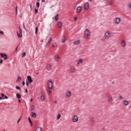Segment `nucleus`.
I'll use <instances>...</instances> for the list:
<instances>
[{"mask_svg":"<svg viewBox=\"0 0 131 131\" xmlns=\"http://www.w3.org/2000/svg\"><path fill=\"white\" fill-rule=\"evenodd\" d=\"M84 36L86 39H90L91 38V32L89 29H85L84 33Z\"/></svg>","mask_w":131,"mask_h":131,"instance_id":"1","label":"nucleus"},{"mask_svg":"<svg viewBox=\"0 0 131 131\" xmlns=\"http://www.w3.org/2000/svg\"><path fill=\"white\" fill-rule=\"evenodd\" d=\"M112 33L110 31H107L104 34V39H109L111 37Z\"/></svg>","mask_w":131,"mask_h":131,"instance_id":"2","label":"nucleus"},{"mask_svg":"<svg viewBox=\"0 0 131 131\" xmlns=\"http://www.w3.org/2000/svg\"><path fill=\"white\" fill-rule=\"evenodd\" d=\"M49 90H53L54 83L52 81L49 80L48 83Z\"/></svg>","mask_w":131,"mask_h":131,"instance_id":"3","label":"nucleus"},{"mask_svg":"<svg viewBox=\"0 0 131 131\" xmlns=\"http://www.w3.org/2000/svg\"><path fill=\"white\" fill-rule=\"evenodd\" d=\"M72 95V93L71 92V91L68 90L66 93V98H70Z\"/></svg>","mask_w":131,"mask_h":131,"instance_id":"4","label":"nucleus"},{"mask_svg":"<svg viewBox=\"0 0 131 131\" xmlns=\"http://www.w3.org/2000/svg\"><path fill=\"white\" fill-rule=\"evenodd\" d=\"M70 72L71 73H75L76 72V68L74 66H71L70 68Z\"/></svg>","mask_w":131,"mask_h":131,"instance_id":"5","label":"nucleus"},{"mask_svg":"<svg viewBox=\"0 0 131 131\" xmlns=\"http://www.w3.org/2000/svg\"><path fill=\"white\" fill-rule=\"evenodd\" d=\"M107 101L108 103H111L113 102V97H112V95H108Z\"/></svg>","mask_w":131,"mask_h":131,"instance_id":"6","label":"nucleus"},{"mask_svg":"<svg viewBox=\"0 0 131 131\" xmlns=\"http://www.w3.org/2000/svg\"><path fill=\"white\" fill-rule=\"evenodd\" d=\"M54 58L56 62H59L60 61V56L58 54L55 55Z\"/></svg>","mask_w":131,"mask_h":131,"instance_id":"7","label":"nucleus"},{"mask_svg":"<svg viewBox=\"0 0 131 131\" xmlns=\"http://www.w3.org/2000/svg\"><path fill=\"white\" fill-rule=\"evenodd\" d=\"M90 8V4L89 3L86 2L84 4V9L85 10H89Z\"/></svg>","mask_w":131,"mask_h":131,"instance_id":"8","label":"nucleus"},{"mask_svg":"<svg viewBox=\"0 0 131 131\" xmlns=\"http://www.w3.org/2000/svg\"><path fill=\"white\" fill-rule=\"evenodd\" d=\"M77 13H80L82 11V7L80 6H79L77 7L76 9Z\"/></svg>","mask_w":131,"mask_h":131,"instance_id":"9","label":"nucleus"},{"mask_svg":"<svg viewBox=\"0 0 131 131\" xmlns=\"http://www.w3.org/2000/svg\"><path fill=\"white\" fill-rule=\"evenodd\" d=\"M72 120L73 122H77V121H78V117H77V116H74Z\"/></svg>","mask_w":131,"mask_h":131,"instance_id":"10","label":"nucleus"},{"mask_svg":"<svg viewBox=\"0 0 131 131\" xmlns=\"http://www.w3.org/2000/svg\"><path fill=\"white\" fill-rule=\"evenodd\" d=\"M27 79L29 83H31V82H33V80H32V78H31V76H28L27 77Z\"/></svg>","mask_w":131,"mask_h":131,"instance_id":"11","label":"nucleus"},{"mask_svg":"<svg viewBox=\"0 0 131 131\" xmlns=\"http://www.w3.org/2000/svg\"><path fill=\"white\" fill-rule=\"evenodd\" d=\"M121 45L123 48H124L126 46V42H125V40H122Z\"/></svg>","mask_w":131,"mask_h":131,"instance_id":"12","label":"nucleus"},{"mask_svg":"<svg viewBox=\"0 0 131 131\" xmlns=\"http://www.w3.org/2000/svg\"><path fill=\"white\" fill-rule=\"evenodd\" d=\"M52 40V37H50L49 39L48 40V41L46 42V46H50L51 45V42Z\"/></svg>","mask_w":131,"mask_h":131,"instance_id":"13","label":"nucleus"},{"mask_svg":"<svg viewBox=\"0 0 131 131\" xmlns=\"http://www.w3.org/2000/svg\"><path fill=\"white\" fill-rule=\"evenodd\" d=\"M83 62V60H82V59L80 58L77 61V65H80V64H82V62Z\"/></svg>","mask_w":131,"mask_h":131,"instance_id":"14","label":"nucleus"},{"mask_svg":"<svg viewBox=\"0 0 131 131\" xmlns=\"http://www.w3.org/2000/svg\"><path fill=\"white\" fill-rule=\"evenodd\" d=\"M46 68L47 70L50 71V70L52 69V66L51 65V64H48L47 65Z\"/></svg>","mask_w":131,"mask_h":131,"instance_id":"15","label":"nucleus"},{"mask_svg":"<svg viewBox=\"0 0 131 131\" xmlns=\"http://www.w3.org/2000/svg\"><path fill=\"white\" fill-rule=\"evenodd\" d=\"M120 21H121V19H120V17H117L116 18V24H119V23H120Z\"/></svg>","mask_w":131,"mask_h":131,"instance_id":"16","label":"nucleus"},{"mask_svg":"<svg viewBox=\"0 0 131 131\" xmlns=\"http://www.w3.org/2000/svg\"><path fill=\"white\" fill-rule=\"evenodd\" d=\"M123 104L124 105V106H127L128 104H129V102L127 100H123Z\"/></svg>","mask_w":131,"mask_h":131,"instance_id":"17","label":"nucleus"},{"mask_svg":"<svg viewBox=\"0 0 131 131\" xmlns=\"http://www.w3.org/2000/svg\"><path fill=\"white\" fill-rule=\"evenodd\" d=\"M40 99L42 101H45V96H43V94H42V93H40Z\"/></svg>","mask_w":131,"mask_h":131,"instance_id":"18","label":"nucleus"},{"mask_svg":"<svg viewBox=\"0 0 131 131\" xmlns=\"http://www.w3.org/2000/svg\"><path fill=\"white\" fill-rule=\"evenodd\" d=\"M35 131H42V128H41V127L38 126Z\"/></svg>","mask_w":131,"mask_h":131,"instance_id":"19","label":"nucleus"},{"mask_svg":"<svg viewBox=\"0 0 131 131\" xmlns=\"http://www.w3.org/2000/svg\"><path fill=\"white\" fill-rule=\"evenodd\" d=\"M80 43V40H77L73 42L74 45H79Z\"/></svg>","mask_w":131,"mask_h":131,"instance_id":"20","label":"nucleus"},{"mask_svg":"<svg viewBox=\"0 0 131 131\" xmlns=\"http://www.w3.org/2000/svg\"><path fill=\"white\" fill-rule=\"evenodd\" d=\"M57 26L59 28H61L62 27V22L59 21L57 24Z\"/></svg>","mask_w":131,"mask_h":131,"instance_id":"21","label":"nucleus"},{"mask_svg":"<svg viewBox=\"0 0 131 131\" xmlns=\"http://www.w3.org/2000/svg\"><path fill=\"white\" fill-rule=\"evenodd\" d=\"M65 41H66V38H65V36H63L61 39V42H62V43H64Z\"/></svg>","mask_w":131,"mask_h":131,"instance_id":"22","label":"nucleus"},{"mask_svg":"<svg viewBox=\"0 0 131 131\" xmlns=\"http://www.w3.org/2000/svg\"><path fill=\"white\" fill-rule=\"evenodd\" d=\"M0 56L2 57V58H4V57H8V55H7L5 53H0Z\"/></svg>","mask_w":131,"mask_h":131,"instance_id":"23","label":"nucleus"},{"mask_svg":"<svg viewBox=\"0 0 131 131\" xmlns=\"http://www.w3.org/2000/svg\"><path fill=\"white\" fill-rule=\"evenodd\" d=\"M31 115L32 117H36V114H35L34 112H32Z\"/></svg>","mask_w":131,"mask_h":131,"instance_id":"24","label":"nucleus"},{"mask_svg":"<svg viewBox=\"0 0 131 131\" xmlns=\"http://www.w3.org/2000/svg\"><path fill=\"white\" fill-rule=\"evenodd\" d=\"M31 111H35V107L34 106V105H32L31 106Z\"/></svg>","mask_w":131,"mask_h":131,"instance_id":"25","label":"nucleus"},{"mask_svg":"<svg viewBox=\"0 0 131 131\" xmlns=\"http://www.w3.org/2000/svg\"><path fill=\"white\" fill-rule=\"evenodd\" d=\"M60 118H61V114H58L57 115L56 119H57V120H59V119H60Z\"/></svg>","mask_w":131,"mask_h":131,"instance_id":"26","label":"nucleus"},{"mask_svg":"<svg viewBox=\"0 0 131 131\" xmlns=\"http://www.w3.org/2000/svg\"><path fill=\"white\" fill-rule=\"evenodd\" d=\"M108 5H112V0H106Z\"/></svg>","mask_w":131,"mask_h":131,"instance_id":"27","label":"nucleus"},{"mask_svg":"<svg viewBox=\"0 0 131 131\" xmlns=\"http://www.w3.org/2000/svg\"><path fill=\"white\" fill-rule=\"evenodd\" d=\"M16 99H21V95H20V94H16Z\"/></svg>","mask_w":131,"mask_h":131,"instance_id":"28","label":"nucleus"},{"mask_svg":"<svg viewBox=\"0 0 131 131\" xmlns=\"http://www.w3.org/2000/svg\"><path fill=\"white\" fill-rule=\"evenodd\" d=\"M59 18V14H57L55 17V21H58V19Z\"/></svg>","mask_w":131,"mask_h":131,"instance_id":"29","label":"nucleus"},{"mask_svg":"<svg viewBox=\"0 0 131 131\" xmlns=\"http://www.w3.org/2000/svg\"><path fill=\"white\" fill-rule=\"evenodd\" d=\"M57 43H53L52 45V47L53 48H57Z\"/></svg>","mask_w":131,"mask_h":131,"instance_id":"30","label":"nucleus"},{"mask_svg":"<svg viewBox=\"0 0 131 131\" xmlns=\"http://www.w3.org/2000/svg\"><path fill=\"white\" fill-rule=\"evenodd\" d=\"M22 57L23 58H24V57H25L26 56V52H24L22 54Z\"/></svg>","mask_w":131,"mask_h":131,"instance_id":"31","label":"nucleus"},{"mask_svg":"<svg viewBox=\"0 0 131 131\" xmlns=\"http://www.w3.org/2000/svg\"><path fill=\"white\" fill-rule=\"evenodd\" d=\"M20 81H21V77L19 76L17 78V82H20Z\"/></svg>","mask_w":131,"mask_h":131,"instance_id":"32","label":"nucleus"},{"mask_svg":"<svg viewBox=\"0 0 131 131\" xmlns=\"http://www.w3.org/2000/svg\"><path fill=\"white\" fill-rule=\"evenodd\" d=\"M28 119L30 123L31 124V125H32V121H31V119H30V117H29Z\"/></svg>","mask_w":131,"mask_h":131,"instance_id":"33","label":"nucleus"},{"mask_svg":"<svg viewBox=\"0 0 131 131\" xmlns=\"http://www.w3.org/2000/svg\"><path fill=\"white\" fill-rule=\"evenodd\" d=\"M17 36H18V37H22V34H19V33H18V32H17Z\"/></svg>","mask_w":131,"mask_h":131,"instance_id":"34","label":"nucleus"},{"mask_svg":"<svg viewBox=\"0 0 131 131\" xmlns=\"http://www.w3.org/2000/svg\"><path fill=\"white\" fill-rule=\"evenodd\" d=\"M38 28L36 27V28H35V34H37V31H38Z\"/></svg>","mask_w":131,"mask_h":131,"instance_id":"35","label":"nucleus"},{"mask_svg":"<svg viewBox=\"0 0 131 131\" xmlns=\"http://www.w3.org/2000/svg\"><path fill=\"white\" fill-rule=\"evenodd\" d=\"M52 89H49L48 90V94L50 95L51 94H52V91L51 90Z\"/></svg>","mask_w":131,"mask_h":131,"instance_id":"36","label":"nucleus"},{"mask_svg":"<svg viewBox=\"0 0 131 131\" xmlns=\"http://www.w3.org/2000/svg\"><path fill=\"white\" fill-rule=\"evenodd\" d=\"M19 33L20 34H22V30L21 29V27H19Z\"/></svg>","mask_w":131,"mask_h":131,"instance_id":"37","label":"nucleus"},{"mask_svg":"<svg viewBox=\"0 0 131 131\" xmlns=\"http://www.w3.org/2000/svg\"><path fill=\"white\" fill-rule=\"evenodd\" d=\"M39 2H37L36 3V6H37V8H39Z\"/></svg>","mask_w":131,"mask_h":131,"instance_id":"38","label":"nucleus"},{"mask_svg":"<svg viewBox=\"0 0 131 131\" xmlns=\"http://www.w3.org/2000/svg\"><path fill=\"white\" fill-rule=\"evenodd\" d=\"M91 121H92V122H94V121H95V118H91Z\"/></svg>","mask_w":131,"mask_h":131,"instance_id":"39","label":"nucleus"},{"mask_svg":"<svg viewBox=\"0 0 131 131\" xmlns=\"http://www.w3.org/2000/svg\"><path fill=\"white\" fill-rule=\"evenodd\" d=\"M4 97H5V94H4V93H2L1 94V98H4Z\"/></svg>","mask_w":131,"mask_h":131,"instance_id":"40","label":"nucleus"},{"mask_svg":"<svg viewBox=\"0 0 131 131\" xmlns=\"http://www.w3.org/2000/svg\"><path fill=\"white\" fill-rule=\"evenodd\" d=\"M15 89H16V90H20V87H19V86H16V87H15Z\"/></svg>","mask_w":131,"mask_h":131,"instance_id":"41","label":"nucleus"},{"mask_svg":"<svg viewBox=\"0 0 131 131\" xmlns=\"http://www.w3.org/2000/svg\"><path fill=\"white\" fill-rule=\"evenodd\" d=\"M119 98L120 100H122V99H123V98L122 97V96H119Z\"/></svg>","mask_w":131,"mask_h":131,"instance_id":"42","label":"nucleus"},{"mask_svg":"<svg viewBox=\"0 0 131 131\" xmlns=\"http://www.w3.org/2000/svg\"><path fill=\"white\" fill-rule=\"evenodd\" d=\"M30 9H31V11H32V5H30Z\"/></svg>","mask_w":131,"mask_h":131,"instance_id":"43","label":"nucleus"},{"mask_svg":"<svg viewBox=\"0 0 131 131\" xmlns=\"http://www.w3.org/2000/svg\"><path fill=\"white\" fill-rule=\"evenodd\" d=\"M21 117H20V118L18 120L17 123H19L20 122V120H21Z\"/></svg>","mask_w":131,"mask_h":131,"instance_id":"44","label":"nucleus"},{"mask_svg":"<svg viewBox=\"0 0 131 131\" xmlns=\"http://www.w3.org/2000/svg\"><path fill=\"white\" fill-rule=\"evenodd\" d=\"M4 99H9V97H8V96H6V95H5L4 96Z\"/></svg>","mask_w":131,"mask_h":131,"instance_id":"45","label":"nucleus"},{"mask_svg":"<svg viewBox=\"0 0 131 131\" xmlns=\"http://www.w3.org/2000/svg\"><path fill=\"white\" fill-rule=\"evenodd\" d=\"M38 12V10L35 9V13H37Z\"/></svg>","mask_w":131,"mask_h":131,"instance_id":"46","label":"nucleus"},{"mask_svg":"<svg viewBox=\"0 0 131 131\" xmlns=\"http://www.w3.org/2000/svg\"><path fill=\"white\" fill-rule=\"evenodd\" d=\"M74 20H75V21H77V17H74Z\"/></svg>","mask_w":131,"mask_h":131,"instance_id":"47","label":"nucleus"},{"mask_svg":"<svg viewBox=\"0 0 131 131\" xmlns=\"http://www.w3.org/2000/svg\"><path fill=\"white\" fill-rule=\"evenodd\" d=\"M128 7L131 9V3L128 5Z\"/></svg>","mask_w":131,"mask_h":131,"instance_id":"48","label":"nucleus"},{"mask_svg":"<svg viewBox=\"0 0 131 131\" xmlns=\"http://www.w3.org/2000/svg\"><path fill=\"white\" fill-rule=\"evenodd\" d=\"M0 34H4L3 31H0Z\"/></svg>","mask_w":131,"mask_h":131,"instance_id":"49","label":"nucleus"},{"mask_svg":"<svg viewBox=\"0 0 131 131\" xmlns=\"http://www.w3.org/2000/svg\"><path fill=\"white\" fill-rule=\"evenodd\" d=\"M26 85H29V83H28V82H26Z\"/></svg>","mask_w":131,"mask_h":131,"instance_id":"50","label":"nucleus"},{"mask_svg":"<svg viewBox=\"0 0 131 131\" xmlns=\"http://www.w3.org/2000/svg\"><path fill=\"white\" fill-rule=\"evenodd\" d=\"M25 92L26 93H28V90H27V89H26Z\"/></svg>","mask_w":131,"mask_h":131,"instance_id":"51","label":"nucleus"},{"mask_svg":"<svg viewBox=\"0 0 131 131\" xmlns=\"http://www.w3.org/2000/svg\"><path fill=\"white\" fill-rule=\"evenodd\" d=\"M7 59H8V57L7 56H5V57L4 58V60H7Z\"/></svg>","mask_w":131,"mask_h":131,"instance_id":"52","label":"nucleus"},{"mask_svg":"<svg viewBox=\"0 0 131 131\" xmlns=\"http://www.w3.org/2000/svg\"><path fill=\"white\" fill-rule=\"evenodd\" d=\"M3 59L0 60V63H3Z\"/></svg>","mask_w":131,"mask_h":131,"instance_id":"53","label":"nucleus"},{"mask_svg":"<svg viewBox=\"0 0 131 131\" xmlns=\"http://www.w3.org/2000/svg\"><path fill=\"white\" fill-rule=\"evenodd\" d=\"M15 11H16V14H17V7H16V8H15Z\"/></svg>","mask_w":131,"mask_h":131,"instance_id":"54","label":"nucleus"},{"mask_svg":"<svg viewBox=\"0 0 131 131\" xmlns=\"http://www.w3.org/2000/svg\"><path fill=\"white\" fill-rule=\"evenodd\" d=\"M23 85H25V82L24 81L23 82Z\"/></svg>","mask_w":131,"mask_h":131,"instance_id":"55","label":"nucleus"},{"mask_svg":"<svg viewBox=\"0 0 131 131\" xmlns=\"http://www.w3.org/2000/svg\"><path fill=\"white\" fill-rule=\"evenodd\" d=\"M54 104H57V100H55V101H54Z\"/></svg>","mask_w":131,"mask_h":131,"instance_id":"56","label":"nucleus"},{"mask_svg":"<svg viewBox=\"0 0 131 131\" xmlns=\"http://www.w3.org/2000/svg\"><path fill=\"white\" fill-rule=\"evenodd\" d=\"M4 98H3L2 97H0V100H3Z\"/></svg>","mask_w":131,"mask_h":131,"instance_id":"57","label":"nucleus"},{"mask_svg":"<svg viewBox=\"0 0 131 131\" xmlns=\"http://www.w3.org/2000/svg\"><path fill=\"white\" fill-rule=\"evenodd\" d=\"M101 40H102V41H104V40H105V39H101Z\"/></svg>","mask_w":131,"mask_h":131,"instance_id":"58","label":"nucleus"},{"mask_svg":"<svg viewBox=\"0 0 131 131\" xmlns=\"http://www.w3.org/2000/svg\"><path fill=\"white\" fill-rule=\"evenodd\" d=\"M18 102H19V103L21 102V100H18Z\"/></svg>","mask_w":131,"mask_h":131,"instance_id":"59","label":"nucleus"},{"mask_svg":"<svg viewBox=\"0 0 131 131\" xmlns=\"http://www.w3.org/2000/svg\"><path fill=\"white\" fill-rule=\"evenodd\" d=\"M17 49H18V47H17V48H16L15 51H17Z\"/></svg>","mask_w":131,"mask_h":131,"instance_id":"60","label":"nucleus"},{"mask_svg":"<svg viewBox=\"0 0 131 131\" xmlns=\"http://www.w3.org/2000/svg\"><path fill=\"white\" fill-rule=\"evenodd\" d=\"M46 0H42V2H45Z\"/></svg>","mask_w":131,"mask_h":131,"instance_id":"61","label":"nucleus"},{"mask_svg":"<svg viewBox=\"0 0 131 131\" xmlns=\"http://www.w3.org/2000/svg\"><path fill=\"white\" fill-rule=\"evenodd\" d=\"M24 28H25V26L24 25Z\"/></svg>","mask_w":131,"mask_h":131,"instance_id":"62","label":"nucleus"},{"mask_svg":"<svg viewBox=\"0 0 131 131\" xmlns=\"http://www.w3.org/2000/svg\"><path fill=\"white\" fill-rule=\"evenodd\" d=\"M30 101H31V102H32V98H31Z\"/></svg>","mask_w":131,"mask_h":131,"instance_id":"63","label":"nucleus"},{"mask_svg":"<svg viewBox=\"0 0 131 131\" xmlns=\"http://www.w3.org/2000/svg\"><path fill=\"white\" fill-rule=\"evenodd\" d=\"M90 2H93V0H89Z\"/></svg>","mask_w":131,"mask_h":131,"instance_id":"64","label":"nucleus"}]
</instances>
